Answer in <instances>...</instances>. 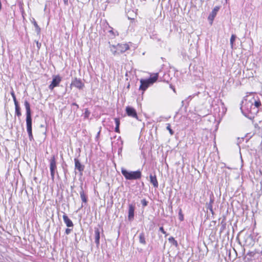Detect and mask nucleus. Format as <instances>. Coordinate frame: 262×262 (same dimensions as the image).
Returning <instances> with one entry per match:
<instances>
[{
	"label": "nucleus",
	"instance_id": "nucleus-30",
	"mask_svg": "<svg viewBox=\"0 0 262 262\" xmlns=\"http://www.w3.org/2000/svg\"><path fill=\"white\" fill-rule=\"evenodd\" d=\"M159 230L161 231L163 234H165V236L167 235V234H166V232L164 231V228L163 227H161L159 228Z\"/></svg>",
	"mask_w": 262,
	"mask_h": 262
},
{
	"label": "nucleus",
	"instance_id": "nucleus-14",
	"mask_svg": "<svg viewBox=\"0 0 262 262\" xmlns=\"http://www.w3.org/2000/svg\"><path fill=\"white\" fill-rule=\"evenodd\" d=\"M95 243L98 246L99 245L100 231L98 228H95Z\"/></svg>",
	"mask_w": 262,
	"mask_h": 262
},
{
	"label": "nucleus",
	"instance_id": "nucleus-28",
	"mask_svg": "<svg viewBox=\"0 0 262 262\" xmlns=\"http://www.w3.org/2000/svg\"><path fill=\"white\" fill-rule=\"evenodd\" d=\"M115 122L116 126H119V125H120L119 118H115Z\"/></svg>",
	"mask_w": 262,
	"mask_h": 262
},
{
	"label": "nucleus",
	"instance_id": "nucleus-36",
	"mask_svg": "<svg viewBox=\"0 0 262 262\" xmlns=\"http://www.w3.org/2000/svg\"><path fill=\"white\" fill-rule=\"evenodd\" d=\"M63 1L64 4L66 6H68V0H63Z\"/></svg>",
	"mask_w": 262,
	"mask_h": 262
},
{
	"label": "nucleus",
	"instance_id": "nucleus-15",
	"mask_svg": "<svg viewBox=\"0 0 262 262\" xmlns=\"http://www.w3.org/2000/svg\"><path fill=\"white\" fill-rule=\"evenodd\" d=\"M149 178L150 183L155 187L157 188L158 187V182L157 181L156 176L155 175L152 176V174H150Z\"/></svg>",
	"mask_w": 262,
	"mask_h": 262
},
{
	"label": "nucleus",
	"instance_id": "nucleus-31",
	"mask_svg": "<svg viewBox=\"0 0 262 262\" xmlns=\"http://www.w3.org/2000/svg\"><path fill=\"white\" fill-rule=\"evenodd\" d=\"M72 230V229L67 228L65 231L66 234H69L71 233Z\"/></svg>",
	"mask_w": 262,
	"mask_h": 262
},
{
	"label": "nucleus",
	"instance_id": "nucleus-33",
	"mask_svg": "<svg viewBox=\"0 0 262 262\" xmlns=\"http://www.w3.org/2000/svg\"><path fill=\"white\" fill-rule=\"evenodd\" d=\"M35 42H36V46H37V48L39 49H40V47H41V43L39 42L38 41H36L35 40Z\"/></svg>",
	"mask_w": 262,
	"mask_h": 262
},
{
	"label": "nucleus",
	"instance_id": "nucleus-8",
	"mask_svg": "<svg viewBox=\"0 0 262 262\" xmlns=\"http://www.w3.org/2000/svg\"><path fill=\"white\" fill-rule=\"evenodd\" d=\"M74 162L75 169H77L80 173V175L82 176V172L84 170V166L81 164L79 160L76 158L74 159Z\"/></svg>",
	"mask_w": 262,
	"mask_h": 262
},
{
	"label": "nucleus",
	"instance_id": "nucleus-21",
	"mask_svg": "<svg viewBox=\"0 0 262 262\" xmlns=\"http://www.w3.org/2000/svg\"><path fill=\"white\" fill-rule=\"evenodd\" d=\"M214 200L213 199L210 198V202L209 203L206 204V207L207 209H211L212 208V204L213 203Z\"/></svg>",
	"mask_w": 262,
	"mask_h": 262
},
{
	"label": "nucleus",
	"instance_id": "nucleus-41",
	"mask_svg": "<svg viewBox=\"0 0 262 262\" xmlns=\"http://www.w3.org/2000/svg\"><path fill=\"white\" fill-rule=\"evenodd\" d=\"M128 19H132V18L129 17V16H128Z\"/></svg>",
	"mask_w": 262,
	"mask_h": 262
},
{
	"label": "nucleus",
	"instance_id": "nucleus-16",
	"mask_svg": "<svg viewBox=\"0 0 262 262\" xmlns=\"http://www.w3.org/2000/svg\"><path fill=\"white\" fill-rule=\"evenodd\" d=\"M15 106V113L18 116H20L21 115V112L20 110V107L18 105V102L17 101V99H13Z\"/></svg>",
	"mask_w": 262,
	"mask_h": 262
},
{
	"label": "nucleus",
	"instance_id": "nucleus-27",
	"mask_svg": "<svg viewBox=\"0 0 262 262\" xmlns=\"http://www.w3.org/2000/svg\"><path fill=\"white\" fill-rule=\"evenodd\" d=\"M203 93H200V92H198L196 94H195L193 95V97H196V96H198V97H203Z\"/></svg>",
	"mask_w": 262,
	"mask_h": 262
},
{
	"label": "nucleus",
	"instance_id": "nucleus-2",
	"mask_svg": "<svg viewBox=\"0 0 262 262\" xmlns=\"http://www.w3.org/2000/svg\"><path fill=\"white\" fill-rule=\"evenodd\" d=\"M121 173L126 180H133L139 179L141 177V172L140 170L135 171H127L124 168L121 169Z\"/></svg>",
	"mask_w": 262,
	"mask_h": 262
},
{
	"label": "nucleus",
	"instance_id": "nucleus-12",
	"mask_svg": "<svg viewBox=\"0 0 262 262\" xmlns=\"http://www.w3.org/2000/svg\"><path fill=\"white\" fill-rule=\"evenodd\" d=\"M63 220L68 227L70 228L74 226L72 221L68 217L65 213H63Z\"/></svg>",
	"mask_w": 262,
	"mask_h": 262
},
{
	"label": "nucleus",
	"instance_id": "nucleus-6",
	"mask_svg": "<svg viewBox=\"0 0 262 262\" xmlns=\"http://www.w3.org/2000/svg\"><path fill=\"white\" fill-rule=\"evenodd\" d=\"M71 85L79 89H82L84 87V84L80 79L75 78L72 80Z\"/></svg>",
	"mask_w": 262,
	"mask_h": 262
},
{
	"label": "nucleus",
	"instance_id": "nucleus-20",
	"mask_svg": "<svg viewBox=\"0 0 262 262\" xmlns=\"http://www.w3.org/2000/svg\"><path fill=\"white\" fill-rule=\"evenodd\" d=\"M33 24L35 28V31L37 34H39L40 32V28L39 26L37 25L36 21L34 19L33 21Z\"/></svg>",
	"mask_w": 262,
	"mask_h": 262
},
{
	"label": "nucleus",
	"instance_id": "nucleus-26",
	"mask_svg": "<svg viewBox=\"0 0 262 262\" xmlns=\"http://www.w3.org/2000/svg\"><path fill=\"white\" fill-rule=\"evenodd\" d=\"M141 204L143 207H144L147 205L148 202L145 199H143L142 200H141Z\"/></svg>",
	"mask_w": 262,
	"mask_h": 262
},
{
	"label": "nucleus",
	"instance_id": "nucleus-13",
	"mask_svg": "<svg viewBox=\"0 0 262 262\" xmlns=\"http://www.w3.org/2000/svg\"><path fill=\"white\" fill-rule=\"evenodd\" d=\"M57 168L55 156H53L50 161V170H55Z\"/></svg>",
	"mask_w": 262,
	"mask_h": 262
},
{
	"label": "nucleus",
	"instance_id": "nucleus-4",
	"mask_svg": "<svg viewBox=\"0 0 262 262\" xmlns=\"http://www.w3.org/2000/svg\"><path fill=\"white\" fill-rule=\"evenodd\" d=\"M241 105V108L242 111L245 109L253 114L258 112V110L253 106V101L252 99H245V101H242Z\"/></svg>",
	"mask_w": 262,
	"mask_h": 262
},
{
	"label": "nucleus",
	"instance_id": "nucleus-25",
	"mask_svg": "<svg viewBox=\"0 0 262 262\" xmlns=\"http://www.w3.org/2000/svg\"><path fill=\"white\" fill-rule=\"evenodd\" d=\"M166 128H167V130H169V133L170 134V135H172L174 134L173 131L171 128L170 124H167Z\"/></svg>",
	"mask_w": 262,
	"mask_h": 262
},
{
	"label": "nucleus",
	"instance_id": "nucleus-19",
	"mask_svg": "<svg viewBox=\"0 0 262 262\" xmlns=\"http://www.w3.org/2000/svg\"><path fill=\"white\" fill-rule=\"evenodd\" d=\"M139 242L143 245L146 244L145 236L143 232L141 233L139 235Z\"/></svg>",
	"mask_w": 262,
	"mask_h": 262
},
{
	"label": "nucleus",
	"instance_id": "nucleus-40",
	"mask_svg": "<svg viewBox=\"0 0 262 262\" xmlns=\"http://www.w3.org/2000/svg\"><path fill=\"white\" fill-rule=\"evenodd\" d=\"M12 95L13 98H15L14 93H12Z\"/></svg>",
	"mask_w": 262,
	"mask_h": 262
},
{
	"label": "nucleus",
	"instance_id": "nucleus-35",
	"mask_svg": "<svg viewBox=\"0 0 262 262\" xmlns=\"http://www.w3.org/2000/svg\"><path fill=\"white\" fill-rule=\"evenodd\" d=\"M90 114V113L88 111V110H86L85 111V116L88 117Z\"/></svg>",
	"mask_w": 262,
	"mask_h": 262
},
{
	"label": "nucleus",
	"instance_id": "nucleus-39",
	"mask_svg": "<svg viewBox=\"0 0 262 262\" xmlns=\"http://www.w3.org/2000/svg\"><path fill=\"white\" fill-rule=\"evenodd\" d=\"M209 210L210 211V212H211V213L212 214H213V208H211V209H209Z\"/></svg>",
	"mask_w": 262,
	"mask_h": 262
},
{
	"label": "nucleus",
	"instance_id": "nucleus-32",
	"mask_svg": "<svg viewBox=\"0 0 262 262\" xmlns=\"http://www.w3.org/2000/svg\"><path fill=\"white\" fill-rule=\"evenodd\" d=\"M179 219L181 221H183V216L181 213V210H180V212H179Z\"/></svg>",
	"mask_w": 262,
	"mask_h": 262
},
{
	"label": "nucleus",
	"instance_id": "nucleus-38",
	"mask_svg": "<svg viewBox=\"0 0 262 262\" xmlns=\"http://www.w3.org/2000/svg\"><path fill=\"white\" fill-rule=\"evenodd\" d=\"M209 210L210 211V212H211V213L212 214H213V208H211V209H209Z\"/></svg>",
	"mask_w": 262,
	"mask_h": 262
},
{
	"label": "nucleus",
	"instance_id": "nucleus-1",
	"mask_svg": "<svg viewBox=\"0 0 262 262\" xmlns=\"http://www.w3.org/2000/svg\"><path fill=\"white\" fill-rule=\"evenodd\" d=\"M25 106L26 110L27 130L29 135V139L31 141L33 139V135L32 132L31 113L29 103L26 101L25 102Z\"/></svg>",
	"mask_w": 262,
	"mask_h": 262
},
{
	"label": "nucleus",
	"instance_id": "nucleus-34",
	"mask_svg": "<svg viewBox=\"0 0 262 262\" xmlns=\"http://www.w3.org/2000/svg\"><path fill=\"white\" fill-rule=\"evenodd\" d=\"M115 131L116 132V133H120V129H119V126H116V127L115 128Z\"/></svg>",
	"mask_w": 262,
	"mask_h": 262
},
{
	"label": "nucleus",
	"instance_id": "nucleus-18",
	"mask_svg": "<svg viewBox=\"0 0 262 262\" xmlns=\"http://www.w3.org/2000/svg\"><path fill=\"white\" fill-rule=\"evenodd\" d=\"M117 50V46L114 45L110 46V50L114 55H119V52Z\"/></svg>",
	"mask_w": 262,
	"mask_h": 262
},
{
	"label": "nucleus",
	"instance_id": "nucleus-9",
	"mask_svg": "<svg viewBox=\"0 0 262 262\" xmlns=\"http://www.w3.org/2000/svg\"><path fill=\"white\" fill-rule=\"evenodd\" d=\"M220 9V6H215L211 11V13L209 14L208 16V19L211 21V24H212V22L213 21L214 17L216 15V14L217 12L219 11Z\"/></svg>",
	"mask_w": 262,
	"mask_h": 262
},
{
	"label": "nucleus",
	"instance_id": "nucleus-37",
	"mask_svg": "<svg viewBox=\"0 0 262 262\" xmlns=\"http://www.w3.org/2000/svg\"><path fill=\"white\" fill-rule=\"evenodd\" d=\"M109 32H110V33H111V34H113L114 35H115V34H114V32H113V30H111L109 31Z\"/></svg>",
	"mask_w": 262,
	"mask_h": 262
},
{
	"label": "nucleus",
	"instance_id": "nucleus-22",
	"mask_svg": "<svg viewBox=\"0 0 262 262\" xmlns=\"http://www.w3.org/2000/svg\"><path fill=\"white\" fill-rule=\"evenodd\" d=\"M168 241L170 243H171L173 245H174L176 247H177L178 244L177 241L174 239V238L173 237H170L168 238Z\"/></svg>",
	"mask_w": 262,
	"mask_h": 262
},
{
	"label": "nucleus",
	"instance_id": "nucleus-3",
	"mask_svg": "<svg viewBox=\"0 0 262 262\" xmlns=\"http://www.w3.org/2000/svg\"><path fill=\"white\" fill-rule=\"evenodd\" d=\"M158 73H156L152 77H150L148 79H141L140 89L142 91L146 90L149 86L155 83L158 79Z\"/></svg>",
	"mask_w": 262,
	"mask_h": 262
},
{
	"label": "nucleus",
	"instance_id": "nucleus-24",
	"mask_svg": "<svg viewBox=\"0 0 262 262\" xmlns=\"http://www.w3.org/2000/svg\"><path fill=\"white\" fill-rule=\"evenodd\" d=\"M261 105V103L259 99L258 100H255L253 101V106L256 107V108L258 110V108Z\"/></svg>",
	"mask_w": 262,
	"mask_h": 262
},
{
	"label": "nucleus",
	"instance_id": "nucleus-11",
	"mask_svg": "<svg viewBox=\"0 0 262 262\" xmlns=\"http://www.w3.org/2000/svg\"><path fill=\"white\" fill-rule=\"evenodd\" d=\"M135 208V205L133 204H129L128 219L129 221H132L134 217Z\"/></svg>",
	"mask_w": 262,
	"mask_h": 262
},
{
	"label": "nucleus",
	"instance_id": "nucleus-5",
	"mask_svg": "<svg viewBox=\"0 0 262 262\" xmlns=\"http://www.w3.org/2000/svg\"><path fill=\"white\" fill-rule=\"evenodd\" d=\"M61 81V77L59 75H53L51 84L49 85V89L51 90L57 86Z\"/></svg>",
	"mask_w": 262,
	"mask_h": 262
},
{
	"label": "nucleus",
	"instance_id": "nucleus-17",
	"mask_svg": "<svg viewBox=\"0 0 262 262\" xmlns=\"http://www.w3.org/2000/svg\"><path fill=\"white\" fill-rule=\"evenodd\" d=\"M80 198H81L82 202L84 203H86L87 198H86L85 194H84V192L83 190V188H82V186H81V190L80 191Z\"/></svg>",
	"mask_w": 262,
	"mask_h": 262
},
{
	"label": "nucleus",
	"instance_id": "nucleus-10",
	"mask_svg": "<svg viewBox=\"0 0 262 262\" xmlns=\"http://www.w3.org/2000/svg\"><path fill=\"white\" fill-rule=\"evenodd\" d=\"M117 50L119 52V54H122L125 52L126 50L129 49V46L128 45L125 44H118L117 46Z\"/></svg>",
	"mask_w": 262,
	"mask_h": 262
},
{
	"label": "nucleus",
	"instance_id": "nucleus-7",
	"mask_svg": "<svg viewBox=\"0 0 262 262\" xmlns=\"http://www.w3.org/2000/svg\"><path fill=\"white\" fill-rule=\"evenodd\" d=\"M126 113L127 115L131 117L138 119V116L136 110L129 106H127L125 108Z\"/></svg>",
	"mask_w": 262,
	"mask_h": 262
},
{
	"label": "nucleus",
	"instance_id": "nucleus-23",
	"mask_svg": "<svg viewBox=\"0 0 262 262\" xmlns=\"http://www.w3.org/2000/svg\"><path fill=\"white\" fill-rule=\"evenodd\" d=\"M236 38V36L234 34H232L230 38V45L232 48H233L234 42L235 41V40Z\"/></svg>",
	"mask_w": 262,
	"mask_h": 262
},
{
	"label": "nucleus",
	"instance_id": "nucleus-29",
	"mask_svg": "<svg viewBox=\"0 0 262 262\" xmlns=\"http://www.w3.org/2000/svg\"><path fill=\"white\" fill-rule=\"evenodd\" d=\"M55 171V170H50L51 178L53 181L54 179Z\"/></svg>",
	"mask_w": 262,
	"mask_h": 262
}]
</instances>
